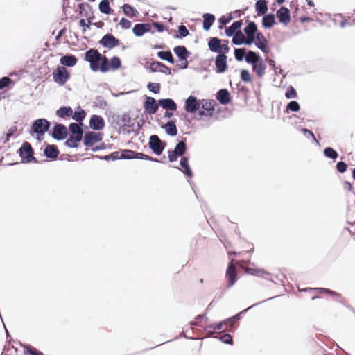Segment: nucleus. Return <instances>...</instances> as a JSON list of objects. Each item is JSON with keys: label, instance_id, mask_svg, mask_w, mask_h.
<instances>
[{"label": "nucleus", "instance_id": "423d86ee", "mask_svg": "<svg viewBox=\"0 0 355 355\" xmlns=\"http://www.w3.org/2000/svg\"><path fill=\"white\" fill-rule=\"evenodd\" d=\"M223 46V53L217 55L214 59L215 71L216 73H224L228 69L227 54L230 51V47L226 42Z\"/></svg>", "mask_w": 355, "mask_h": 355}, {"label": "nucleus", "instance_id": "4d7b16f0", "mask_svg": "<svg viewBox=\"0 0 355 355\" xmlns=\"http://www.w3.org/2000/svg\"><path fill=\"white\" fill-rule=\"evenodd\" d=\"M150 25H152V28L153 27L158 33H163L164 31H167L168 34H172L173 30H169V27L162 21H153L150 23Z\"/></svg>", "mask_w": 355, "mask_h": 355}, {"label": "nucleus", "instance_id": "bf43d9fd", "mask_svg": "<svg viewBox=\"0 0 355 355\" xmlns=\"http://www.w3.org/2000/svg\"><path fill=\"white\" fill-rule=\"evenodd\" d=\"M17 131V126L14 125V126H12L10 127L7 132L6 133V139H3V137H1V139H0V141H1L3 142V144H6L11 137H17V136H19L20 135V133H18L17 135H15V132Z\"/></svg>", "mask_w": 355, "mask_h": 355}, {"label": "nucleus", "instance_id": "b1692460", "mask_svg": "<svg viewBox=\"0 0 355 355\" xmlns=\"http://www.w3.org/2000/svg\"><path fill=\"white\" fill-rule=\"evenodd\" d=\"M189 156H184L181 157L180 160V167L177 166L175 168L180 170L187 178H191L193 177V173L189 165Z\"/></svg>", "mask_w": 355, "mask_h": 355}, {"label": "nucleus", "instance_id": "c756f323", "mask_svg": "<svg viewBox=\"0 0 355 355\" xmlns=\"http://www.w3.org/2000/svg\"><path fill=\"white\" fill-rule=\"evenodd\" d=\"M173 51L177 56L178 61H184V59H188L191 55V52L183 45L175 46Z\"/></svg>", "mask_w": 355, "mask_h": 355}, {"label": "nucleus", "instance_id": "a18cd8bd", "mask_svg": "<svg viewBox=\"0 0 355 355\" xmlns=\"http://www.w3.org/2000/svg\"><path fill=\"white\" fill-rule=\"evenodd\" d=\"M87 113L84 109H83L80 105L76 107L74 112L73 111V114L71 116V118L78 121H83L85 119Z\"/></svg>", "mask_w": 355, "mask_h": 355}, {"label": "nucleus", "instance_id": "7c9ffc66", "mask_svg": "<svg viewBox=\"0 0 355 355\" xmlns=\"http://www.w3.org/2000/svg\"><path fill=\"white\" fill-rule=\"evenodd\" d=\"M160 139L157 135H152L149 137L148 148L157 156H160Z\"/></svg>", "mask_w": 355, "mask_h": 355}, {"label": "nucleus", "instance_id": "338daca9", "mask_svg": "<svg viewBox=\"0 0 355 355\" xmlns=\"http://www.w3.org/2000/svg\"><path fill=\"white\" fill-rule=\"evenodd\" d=\"M121 121L123 123V125H121L122 132H125V128L127 126L130 125V123L131 122V117L130 116L129 112H124L122 116H121Z\"/></svg>", "mask_w": 355, "mask_h": 355}, {"label": "nucleus", "instance_id": "473e14b6", "mask_svg": "<svg viewBox=\"0 0 355 355\" xmlns=\"http://www.w3.org/2000/svg\"><path fill=\"white\" fill-rule=\"evenodd\" d=\"M225 324V322L223 320L218 322L206 325L203 327V329L207 336H212L217 332V331L220 330Z\"/></svg>", "mask_w": 355, "mask_h": 355}, {"label": "nucleus", "instance_id": "412c9836", "mask_svg": "<svg viewBox=\"0 0 355 355\" xmlns=\"http://www.w3.org/2000/svg\"><path fill=\"white\" fill-rule=\"evenodd\" d=\"M246 23L247 24L243 28V32L247 37L246 40H251L253 44L254 43V37L257 33H259V31L254 21L247 20Z\"/></svg>", "mask_w": 355, "mask_h": 355}, {"label": "nucleus", "instance_id": "f8f14e48", "mask_svg": "<svg viewBox=\"0 0 355 355\" xmlns=\"http://www.w3.org/2000/svg\"><path fill=\"white\" fill-rule=\"evenodd\" d=\"M225 279L227 282L226 289L232 288L238 281L239 276L236 273V267L233 263V260L228 262L225 271Z\"/></svg>", "mask_w": 355, "mask_h": 355}, {"label": "nucleus", "instance_id": "0eeeda50", "mask_svg": "<svg viewBox=\"0 0 355 355\" xmlns=\"http://www.w3.org/2000/svg\"><path fill=\"white\" fill-rule=\"evenodd\" d=\"M68 129L61 123L54 122L53 126L49 129V135L55 140L62 141L68 136Z\"/></svg>", "mask_w": 355, "mask_h": 355}, {"label": "nucleus", "instance_id": "680f3d73", "mask_svg": "<svg viewBox=\"0 0 355 355\" xmlns=\"http://www.w3.org/2000/svg\"><path fill=\"white\" fill-rule=\"evenodd\" d=\"M214 338L222 342L224 344L230 345H234L233 336L230 334V332L225 333L220 336H215Z\"/></svg>", "mask_w": 355, "mask_h": 355}, {"label": "nucleus", "instance_id": "de8ad7c7", "mask_svg": "<svg viewBox=\"0 0 355 355\" xmlns=\"http://www.w3.org/2000/svg\"><path fill=\"white\" fill-rule=\"evenodd\" d=\"M82 141L83 140L69 135V137L66 138L64 145L70 148H77L80 146Z\"/></svg>", "mask_w": 355, "mask_h": 355}, {"label": "nucleus", "instance_id": "2f4dec72", "mask_svg": "<svg viewBox=\"0 0 355 355\" xmlns=\"http://www.w3.org/2000/svg\"><path fill=\"white\" fill-rule=\"evenodd\" d=\"M78 62V58L76 55L67 53L62 56L60 59V63L62 64L60 67H73Z\"/></svg>", "mask_w": 355, "mask_h": 355}, {"label": "nucleus", "instance_id": "9d476101", "mask_svg": "<svg viewBox=\"0 0 355 355\" xmlns=\"http://www.w3.org/2000/svg\"><path fill=\"white\" fill-rule=\"evenodd\" d=\"M200 99H198L196 96L190 95L184 101V109L194 117V116H197V113L200 108Z\"/></svg>", "mask_w": 355, "mask_h": 355}, {"label": "nucleus", "instance_id": "6ab92c4d", "mask_svg": "<svg viewBox=\"0 0 355 355\" xmlns=\"http://www.w3.org/2000/svg\"><path fill=\"white\" fill-rule=\"evenodd\" d=\"M148 69L150 73L159 72L165 75H172L171 69L168 66L156 60H152Z\"/></svg>", "mask_w": 355, "mask_h": 355}, {"label": "nucleus", "instance_id": "6e6552de", "mask_svg": "<svg viewBox=\"0 0 355 355\" xmlns=\"http://www.w3.org/2000/svg\"><path fill=\"white\" fill-rule=\"evenodd\" d=\"M103 140V134L100 132L87 131L85 133L83 144L86 146L85 150H88L89 148L92 150V148L94 147L95 144L101 142Z\"/></svg>", "mask_w": 355, "mask_h": 355}, {"label": "nucleus", "instance_id": "09e8293b", "mask_svg": "<svg viewBox=\"0 0 355 355\" xmlns=\"http://www.w3.org/2000/svg\"><path fill=\"white\" fill-rule=\"evenodd\" d=\"M234 19V16H233V13H229L227 15H222L218 19V29L223 30L225 28V26L229 24L232 20Z\"/></svg>", "mask_w": 355, "mask_h": 355}, {"label": "nucleus", "instance_id": "69168bd1", "mask_svg": "<svg viewBox=\"0 0 355 355\" xmlns=\"http://www.w3.org/2000/svg\"><path fill=\"white\" fill-rule=\"evenodd\" d=\"M147 89L149 92L154 94H158L161 90V84L159 83L148 82Z\"/></svg>", "mask_w": 355, "mask_h": 355}, {"label": "nucleus", "instance_id": "f03ea898", "mask_svg": "<svg viewBox=\"0 0 355 355\" xmlns=\"http://www.w3.org/2000/svg\"><path fill=\"white\" fill-rule=\"evenodd\" d=\"M51 124V122L46 119L39 118L32 122L28 132L37 141L40 142L44 139L45 133H49Z\"/></svg>", "mask_w": 355, "mask_h": 355}, {"label": "nucleus", "instance_id": "7ed1b4c3", "mask_svg": "<svg viewBox=\"0 0 355 355\" xmlns=\"http://www.w3.org/2000/svg\"><path fill=\"white\" fill-rule=\"evenodd\" d=\"M217 107H218V105L214 100L201 99L200 108L197 113V116H194V119L200 121L203 117L211 118L214 114L220 112V108L216 110Z\"/></svg>", "mask_w": 355, "mask_h": 355}, {"label": "nucleus", "instance_id": "4468645a", "mask_svg": "<svg viewBox=\"0 0 355 355\" xmlns=\"http://www.w3.org/2000/svg\"><path fill=\"white\" fill-rule=\"evenodd\" d=\"M226 42L229 46V41L227 40L219 39L216 37H211L208 39L209 50L213 53H216L218 55L223 53V46Z\"/></svg>", "mask_w": 355, "mask_h": 355}, {"label": "nucleus", "instance_id": "c9c22d12", "mask_svg": "<svg viewBox=\"0 0 355 355\" xmlns=\"http://www.w3.org/2000/svg\"><path fill=\"white\" fill-rule=\"evenodd\" d=\"M159 107L166 110L175 111L178 109V105L175 101L171 98H160Z\"/></svg>", "mask_w": 355, "mask_h": 355}, {"label": "nucleus", "instance_id": "c85d7f7f", "mask_svg": "<svg viewBox=\"0 0 355 355\" xmlns=\"http://www.w3.org/2000/svg\"><path fill=\"white\" fill-rule=\"evenodd\" d=\"M243 24L241 19L234 21L230 26L224 28L225 35L228 37H233L236 33L241 31Z\"/></svg>", "mask_w": 355, "mask_h": 355}, {"label": "nucleus", "instance_id": "1a4fd4ad", "mask_svg": "<svg viewBox=\"0 0 355 355\" xmlns=\"http://www.w3.org/2000/svg\"><path fill=\"white\" fill-rule=\"evenodd\" d=\"M53 81L59 85H64L70 78V72L64 67L57 66L52 73Z\"/></svg>", "mask_w": 355, "mask_h": 355}, {"label": "nucleus", "instance_id": "a878e982", "mask_svg": "<svg viewBox=\"0 0 355 355\" xmlns=\"http://www.w3.org/2000/svg\"><path fill=\"white\" fill-rule=\"evenodd\" d=\"M78 15L85 17L86 19L89 17L95 18L92 6L87 2L83 1L78 4Z\"/></svg>", "mask_w": 355, "mask_h": 355}, {"label": "nucleus", "instance_id": "79ce46f5", "mask_svg": "<svg viewBox=\"0 0 355 355\" xmlns=\"http://www.w3.org/2000/svg\"><path fill=\"white\" fill-rule=\"evenodd\" d=\"M123 14L129 18L137 17L139 15L137 10L130 4L124 3L121 7Z\"/></svg>", "mask_w": 355, "mask_h": 355}, {"label": "nucleus", "instance_id": "4c0bfd02", "mask_svg": "<svg viewBox=\"0 0 355 355\" xmlns=\"http://www.w3.org/2000/svg\"><path fill=\"white\" fill-rule=\"evenodd\" d=\"M216 20L215 15L211 13H204L202 15V28L205 31L211 29Z\"/></svg>", "mask_w": 355, "mask_h": 355}, {"label": "nucleus", "instance_id": "864d4df0", "mask_svg": "<svg viewBox=\"0 0 355 355\" xmlns=\"http://www.w3.org/2000/svg\"><path fill=\"white\" fill-rule=\"evenodd\" d=\"M323 155L325 157L335 162L339 157L338 153L332 147L327 146L323 150Z\"/></svg>", "mask_w": 355, "mask_h": 355}, {"label": "nucleus", "instance_id": "603ef678", "mask_svg": "<svg viewBox=\"0 0 355 355\" xmlns=\"http://www.w3.org/2000/svg\"><path fill=\"white\" fill-rule=\"evenodd\" d=\"M189 31L184 24L178 26V31H175L173 37L176 39H183L189 35Z\"/></svg>", "mask_w": 355, "mask_h": 355}, {"label": "nucleus", "instance_id": "13d9d810", "mask_svg": "<svg viewBox=\"0 0 355 355\" xmlns=\"http://www.w3.org/2000/svg\"><path fill=\"white\" fill-rule=\"evenodd\" d=\"M300 110V103L295 100H292L288 103L286 105V109L284 110L285 114H288L290 112H297Z\"/></svg>", "mask_w": 355, "mask_h": 355}, {"label": "nucleus", "instance_id": "a211bd4d", "mask_svg": "<svg viewBox=\"0 0 355 355\" xmlns=\"http://www.w3.org/2000/svg\"><path fill=\"white\" fill-rule=\"evenodd\" d=\"M156 121L159 123L160 128L165 130L167 135L170 137H175L178 135V130L176 125V119H170L165 123H161L159 119H157Z\"/></svg>", "mask_w": 355, "mask_h": 355}, {"label": "nucleus", "instance_id": "ea45409f", "mask_svg": "<svg viewBox=\"0 0 355 355\" xmlns=\"http://www.w3.org/2000/svg\"><path fill=\"white\" fill-rule=\"evenodd\" d=\"M72 114L73 109L69 105H62L55 112L56 116L61 119L70 118Z\"/></svg>", "mask_w": 355, "mask_h": 355}, {"label": "nucleus", "instance_id": "8fccbe9b", "mask_svg": "<svg viewBox=\"0 0 355 355\" xmlns=\"http://www.w3.org/2000/svg\"><path fill=\"white\" fill-rule=\"evenodd\" d=\"M62 13L64 17H62V19L67 20V15L69 14H71V10H73V12H76L77 10L75 9L76 4L73 2V5H71V1H62Z\"/></svg>", "mask_w": 355, "mask_h": 355}, {"label": "nucleus", "instance_id": "f257e3e1", "mask_svg": "<svg viewBox=\"0 0 355 355\" xmlns=\"http://www.w3.org/2000/svg\"><path fill=\"white\" fill-rule=\"evenodd\" d=\"M84 60L89 64L93 72L106 73L110 71L109 59L103 55L96 49L90 48L84 53Z\"/></svg>", "mask_w": 355, "mask_h": 355}, {"label": "nucleus", "instance_id": "5fc2aeb1", "mask_svg": "<svg viewBox=\"0 0 355 355\" xmlns=\"http://www.w3.org/2000/svg\"><path fill=\"white\" fill-rule=\"evenodd\" d=\"M111 1H99L98 9L99 11L107 15L114 13V10L110 6Z\"/></svg>", "mask_w": 355, "mask_h": 355}, {"label": "nucleus", "instance_id": "052dcab7", "mask_svg": "<svg viewBox=\"0 0 355 355\" xmlns=\"http://www.w3.org/2000/svg\"><path fill=\"white\" fill-rule=\"evenodd\" d=\"M24 355H44L42 352L37 349L36 347L31 345H26L24 347Z\"/></svg>", "mask_w": 355, "mask_h": 355}, {"label": "nucleus", "instance_id": "3c124183", "mask_svg": "<svg viewBox=\"0 0 355 355\" xmlns=\"http://www.w3.org/2000/svg\"><path fill=\"white\" fill-rule=\"evenodd\" d=\"M109 60L110 71H116L122 67L121 60L117 55L112 56Z\"/></svg>", "mask_w": 355, "mask_h": 355}, {"label": "nucleus", "instance_id": "774afa93", "mask_svg": "<svg viewBox=\"0 0 355 355\" xmlns=\"http://www.w3.org/2000/svg\"><path fill=\"white\" fill-rule=\"evenodd\" d=\"M284 96L286 99H292L297 97V93L295 87L289 85L284 93Z\"/></svg>", "mask_w": 355, "mask_h": 355}, {"label": "nucleus", "instance_id": "20e7f679", "mask_svg": "<svg viewBox=\"0 0 355 355\" xmlns=\"http://www.w3.org/2000/svg\"><path fill=\"white\" fill-rule=\"evenodd\" d=\"M187 137H180V139H177V143L173 150H168V162L173 163L178 160V157L186 156L187 151Z\"/></svg>", "mask_w": 355, "mask_h": 355}, {"label": "nucleus", "instance_id": "c03bdc74", "mask_svg": "<svg viewBox=\"0 0 355 355\" xmlns=\"http://www.w3.org/2000/svg\"><path fill=\"white\" fill-rule=\"evenodd\" d=\"M261 59L262 57L261 56L259 52L248 50L245 58V62L248 64L252 65L254 63L259 62Z\"/></svg>", "mask_w": 355, "mask_h": 355}, {"label": "nucleus", "instance_id": "a19ab883", "mask_svg": "<svg viewBox=\"0 0 355 355\" xmlns=\"http://www.w3.org/2000/svg\"><path fill=\"white\" fill-rule=\"evenodd\" d=\"M67 129L70 136L78 138L80 140H83L84 135H83V131L81 132L80 128H79L78 124L71 122L69 123Z\"/></svg>", "mask_w": 355, "mask_h": 355}, {"label": "nucleus", "instance_id": "e2e57ef3", "mask_svg": "<svg viewBox=\"0 0 355 355\" xmlns=\"http://www.w3.org/2000/svg\"><path fill=\"white\" fill-rule=\"evenodd\" d=\"M240 78L244 83H250L252 81V77L248 69H242L240 71Z\"/></svg>", "mask_w": 355, "mask_h": 355}, {"label": "nucleus", "instance_id": "bb28decb", "mask_svg": "<svg viewBox=\"0 0 355 355\" xmlns=\"http://www.w3.org/2000/svg\"><path fill=\"white\" fill-rule=\"evenodd\" d=\"M106 114L111 127L120 134L121 132V125H120L121 116L119 114H115L112 111H106Z\"/></svg>", "mask_w": 355, "mask_h": 355}, {"label": "nucleus", "instance_id": "5701e85b", "mask_svg": "<svg viewBox=\"0 0 355 355\" xmlns=\"http://www.w3.org/2000/svg\"><path fill=\"white\" fill-rule=\"evenodd\" d=\"M105 126L104 119L98 114H92L89 121V127L94 131L102 130Z\"/></svg>", "mask_w": 355, "mask_h": 355}, {"label": "nucleus", "instance_id": "0e129e2a", "mask_svg": "<svg viewBox=\"0 0 355 355\" xmlns=\"http://www.w3.org/2000/svg\"><path fill=\"white\" fill-rule=\"evenodd\" d=\"M14 80L8 76H3L0 78V91L4 88L14 85Z\"/></svg>", "mask_w": 355, "mask_h": 355}, {"label": "nucleus", "instance_id": "2eb2a0df", "mask_svg": "<svg viewBox=\"0 0 355 355\" xmlns=\"http://www.w3.org/2000/svg\"><path fill=\"white\" fill-rule=\"evenodd\" d=\"M132 32L135 37H141L148 33L154 34L155 31L152 28L150 23L142 22L135 24L132 28Z\"/></svg>", "mask_w": 355, "mask_h": 355}, {"label": "nucleus", "instance_id": "f3484780", "mask_svg": "<svg viewBox=\"0 0 355 355\" xmlns=\"http://www.w3.org/2000/svg\"><path fill=\"white\" fill-rule=\"evenodd\" d=\"M91 159H99L106 162H114L117 160H124V153L123 149H120L116 151H114L106 155H91Z\"/></svg>", "mask_w": 355, "mask_h": 355}, {"label": "nucleus", "instance_id": "e433bc0d", "mask_svg": "<svg viewBox=\"0 0 355 355\" xmlns=\"http://www.w3.org/2000/svg\"><path fill=\"white\" fill-rule=\"evenodd\" d=\"M261 24L265 29L272 28L276 24L275 14L270 12L263 16Z\"/></svg>", "mask_w": 355, "mask_h": 355}, {"label": "nucleus", "instance_id": "393cba45", "mask_svg": "<svg viewBox=\"0 0 355 355\" xmlns=\"http://www.w3.org/2000/svg\"><path fill=\"white\" fill-rule=\"evenodd\" d=\"M216 99L223 105H227L232 101V96L227 89H220L216 94Z\"/></svg>", "mask_w": 355, "mask_h": 355}, {"label": "nucleus", "instance_id": "39448f33", "mask_svg": "<svg viewBox=\"0 0 355 355\" xmlns=\"http://www.w3.org/2000/svg\"><path fill=\"white\" fill-rule=\"evenodd\" d=\"M17 153L21 158V163H38V160L33 156V149L30 143L28 141H24L17 150Z\"/></svg>", "mask_w": 355, "mask_h": 355}, {"label": "nucleus", "instance_id": "58836bf2", "mask_svg": "<svg viewBox=\"0 0 355 355\" xmlns=\"http://www.w3.org/2000/svg\"><path fill=\"white\" fill-rule=\"evenodd\" d=\"M157 56L160 60L166 61L171 64H174L176 62V60L169 49L158 51L157 53Z\"/></svg>", "mask_w": 355, "mask_h": 355}, {"label": "nucleus", "instance_id": "dca6fc26", "mask_svg": "<svg viewBox=\"0 0 355 355\" xmlns=\"http://www.w3.org/2000/svg\"><path fill=\"white\" fill-rule=\"evenodd\" d=\"M101 46L108 49H112L120 45V40L112 33L104 35L98 42Z\"/></svg>", "mask_w": 355, "mask_h": 355}, {"label": "nucleus", "instance_id": "72a5a7b5", "mask_svg": "<svg viewBox=\"0 0 355 355\" xmlns=\"http://www.w3.org/2000/svg\"><path fill=\"white\" fill-rule=\"evenodd\" d=\"M232 37V43L233 45L236 46H241L245 45L248 46H250L252 45V42L251 40H248L245 38L241 31L236 33Z\"/></svg>", "mask_w": 355, "mask_h": 355}, {"label": "nucleus", "instance_id": "f704fd0d", "mask_svg": "<svg viewBox=\"0 0 355 355\" xmlns=\"http://www.w3.org/2000/svg\"><path fill=\"white\" fill-rule=\"evenodd\" d=\"M251 66L252 71L256 73L259 78H262L266 73L267 67L263 58Z\"/></svg>", "mask_w": 355, "mask_h": 355}, {"label": "nucleus", "instance_id": "6e6d98bb", "mask_svg": "<svg viewBox=\"0 0 355 355\" xmlns=\"http://www.w3.org/2000/svg\"><path fill=\"white\" fill-rule=\"evenodd\" d=\"M248 49L246 48H235L234 55L237 62L245 61Z\"/></svg>", "mask_w": 355, "mask_h": 355}, {"label": "nucleus", "instance_id": "aec40b11", "mask_svg": "<svg viewBox=\"0 0 355 355\" xmlns=\"http://www.w3.org/2000/svg\"><path fill=\"white\" fill-rule=\"evenodd\" d=\"M280 295L273 296V297H269L268 299H266L264 300H262V301H260L259 302H257V303L250 306L249 307L242 310L241 311L239 312L238 313H236V314H235V315H232L231 317H229V318L225 319L224 321H225V324L227 323V322H234L235 321H239L241 319V315L243 314L246 313L249 310L252 309L254 307H256V306H259L261 304H263V303H264L266 302L272 300H273L275 298H277V297H278Z\"/></svg>", "mask_w": 355, "mask_h": 355}, {"label": "nucleus", "instance_id": "37998d69", "mask_svg": "<svg viewBox=\"0 0 355 355\" xmlns=\"http://www.w3.org/2000/svg\"><path fill=\"white\" fill-rule=\"evenodd\" d=\"M245 274L258 277H263V275H271V274L263 268H248L245 270Z\"/></svg>", "mask_w": 355, "mask_h": 355}, {"label": "nucleus", "instance_id": "4be33fe9", "mask_svg": "<svg viewBox=\"0 0 355 355\" xmlns=\"http://www.w3.org/2000/svg\"><path fill=\"white\" fill-rule=\"evenodd\" d=\"M124 153V160L130 159H141V160H151V156L144 154L143 153H139L130 149H123Z\"/></svg>", "mask_w": 355, "mask_h": 355}, {"label": "nucleus", "instance_id": "49530a36", "mask_svg": "<svg viewBox=\"0 0 355 355\" xmlns=\"http://www.w3.org/2000/svg\"><path fill=\"white\" fill-rule=\"evenodd\" d=\"M269 1H256L255 10L258 16H264L268 10Z\"/></svg>", "mask_w": 355, "mask_h": 355}, {"label": "nucleus", "instance_id": "ddd939ff", "mask_svg": "<svg viewBox=\"0 0 355 355\" xmlns=\"http://www.w3.org/2000/svg\"><path fill=\"white\" fill-rule=\"evenodd\" d=\"M144 101L143 103L144 112L146 114H155L159 107V99L156 100L155 98L148 96H144Z\"/></svg>", "mask_w": 355, "mask_h": 355}, {"label": "nucleus", "instance_id": "cd10ccee", "mask_svg": "<svg viewBox=\"0 0 355 355\" xmlns=\"http://www.w3.org/2000/svg\"><path fill=\"white\" fill-rule=\"evenodd\" d=\"M60 151L55 144H47L44 150V155L50 160H56L58 159Z\"/></svg>", "mask_w": 355, "mask_h": 355}, {"label": "nucleus", "instance_id": "9b49d317", "mask_svg": "<svg viewBox=\"0 0 355 355\" xmlns=\"http://www.w3.org/2000/svg\"><path fill=\"white\" fill-rule=\"evenodd\" d=\"M286 1H275L277 4L280 6L281 7L276 11L275 18L278 19V21L279 24L287 26L291 21V11L290 10L285 7L282 6V4Z\"/></svg>", "mask_w": 355, "mask_h": 355}]
</instances>
